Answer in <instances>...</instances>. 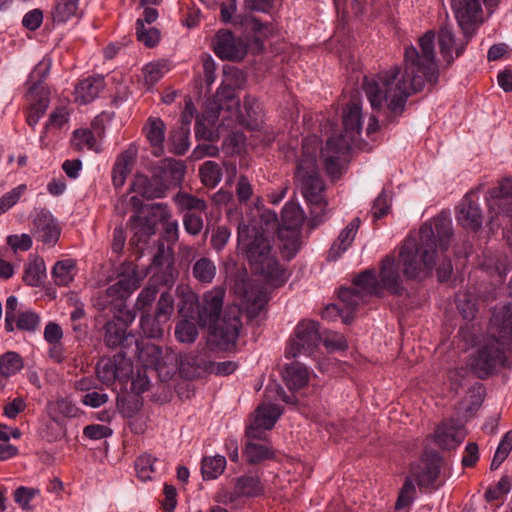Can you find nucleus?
<instances>
[{
	"label": "nucleus",
	"mask_w": 512,
	"mask_h": 512,
	"mask_svg": "<svg viewBox=\"0 0 512 512\" xmlns=\"http://www.w3.org/2000/svg\"><path fill=\"white\" fill-rule=\"evenodd\" d=\"M174 311V298L170 292H163L157 303L155 315L167 322Z\"/></svg>",
	"instance_id": "nucleus-54"
},
{
	"label": "nucleus",
	"mask_w": 512,
	"mask_h": 512,
	"mask_svg": "<svg viewBox=\"0 0 512 512\" xmlns=\"http://www.w3.org/2000/svg\"><path fill=\"white\" fill-rule=\"evenodd\" d=\"M356 288L343 287L339 291V299L342 303L341 308L333 305V309H337L340 317L345 324H349L353 320V313L358 307L365 304L366 296H380L381 284L378 281L373 270H365L353 279Z\"/></svg>",
	"instance_id": "nucleus-8"
},
{
	"label": "nucleus",
	"mask_w": 512,
	"mask_h": 512,
	"mask_svg": "<svg viewBox=\"0 0 512 512\" xmlns=\"http://www.w3.org/2000/svg\"><path fill=\"white\" fill-rule=\"evenodd\" d=\"M104 88L102 76H90L82 80L75 89V100L80 104L92 102Z\"/></svg>",
	"instance_id": "nucleus-32"
},
{
	"label": "nucleus",
	"mask_w": 512,
	"mask_h": 512,
	"mask_svg": "<svg viewBox=\"0 0 512 512\" xmlns=\"http://www.w3.org/2000/svg\"><path fill=\"white\" fill-rule=\"evenodd\" d=\"M71 145L77 151L85 148L96 153L102 151L101 144L90 129H76L71 138Z\"/></svg>",
	"instance_id": "nucleus-40"
},
{
	"label": "nucleus",
	"mask_w": 512,
	"mask_h": 512,
	"mask_svg": "<svg viewBox=\"0 0 512 512\" xmlns=\"http://www.w3.org/2000/svg\"><path fill=\"white\" fill-rule=\"evenodd\" d=\"M135 161V151L128 149L118 155L112 170V181L116 188H121L131 172Z\"/></svg>",
	"instance_id": "nucleus-34"
},
{
	"label": "nucleus",
	"mask_w": 512,
	"mask_h": 512,
	"mask_svg": "<svg viewBox=\"0 0 512 512\" xmlns=\"http://www.w3.org/2000/svg\"><path fill=\"white\" fill-rule=\"evenodd\" d=\"M214 52L219 58L224 60L242 59L245 55L242 43L237 41L228 30H222L216 34Z\"/></svg>",
	"instance_id": "nucleus-24"
},
{
	"label": "nucleus",
	"mask_w": 512,
	"mask_h": 512,
	"mask_svg": "<svg viewBox=\"0 0 512 512\" xmlns=\"http://www.w3.org/2000/svg\"><path fill=\"white\" fill-rule=\"evenodd\" d=\"M507 361L506 352L501 348L500 343L490 340L480 346L470 356L469 367L471 372L480 379H486L492 375L498 367L505 366Z\"/></svg>",
	"instance_id": "nucleus-9"
},
{
	"label": "nucleus",
	"mask_w": 512,
	"mask_h": 512,
	"mask_svg": "<svg viewBox=\"0 0 512 512\" xmlns=\"http://www.w3.org/2000/svg\"><path fill=\"white\" fill-rule=\"evenodd\" d=\"M79 0H57L52 13L53 21L64 23L71 17L78 15Z\"/></svg>",
	"instance_id": "nucleus-47"
},
{
	"label": "nucleus",
	"mask_w": 512,
	"mask_h": 512,
	"mask_svg": "<svg viewBox=\"0 0 512 512\" xmlns=\"http://www.w3.org/2000/svg\"><path fill=\"white\" fill-rule=\"evenodd\" d=\"M321 341L319 324L312 320H303L297 325L295 337L286 348V357L295 358L299 354L312 355Z\"/></svg>",
	"instance_id": "nucleus-11"
},
{
	"label": "nucleus",
	"mask_w": 512,
	"mask_h": 512,
	"mask_svg": "<svg viewBox=\"0 0 512 512\" xmlns=\"http://www.w3.org/2000/svg\"><path fill=\"white\" fill-rule=\"evenodd\" d=\"M150 268L155 270V276L165 285H171L175 280V269L173 266V258L167 255L164 248H159L153 256Z\"/></svg>",
	"instance_id": "nucleus-31"
},
{
	"label": "nucleus",
	"mask_w": 512,
	"mask_h": 512,
	"mask_svg": "<svg viewBox=\"0 0 512 512\" xmlns=\"http://www.w3.org/2000/svg\"><path fill=\"white\" fill-rule=\"evenodd\" d=\"M246 257L251 270L262 275L274 287L282 286L288 279L286 270L271 254L270 241L256 233L246 246Z\"/></svg>",
	"instance_id": "nucleus-7"
},
{
	"label": "nucleus",
	"mask_w": 512,
	"mask_h": 512,
	"mask_svg": "<svg viewBox=\"0 0 512 512\" xmlns=\"http://www.w3.org/2000/svg\"><path fill=\"white\" fill-rule=\"evenodd\" d=\"M26 189L25 185H19L0 198V215L13 207Z\"/></svg>",
	"instance_id": "nucleus-61"
},
{
	"label": "nucleus",
	"mask_w": 512,
	"mask_h": 512,
	"mask_svg": "<svg viewBox=\"0 0 512 512\" xmlns=\"http://www.w3.org/2000/svg\"><path fill=\"white\" fill-rule=\"evenodd\" d=\"M184 174V164L168 158L152 169L151 177L136 174L131 189L146 199L163 198L170 187L181 183Z\"/></svg>",
	"instance_id": "nucleus-6"
},
{
	"label": "nucleus",
	"mask_w": 512,
	"mask_h": 512,
	"mask_svg": "<svg viewBox=\"0 0 512 512\" xmlns=\"http://www.w3.org/2000/svg\"><path fill=\"white\" fill-rule=\"evenodd\" d=\"M226 468V458L222 455L205 457L201 463V472L204 480L218 478Z\"/></svg>",
	"instance_id": "nucleus-42"
},
{
	"label": "nucleus",
	"mask_w": 512,
	"mask_h": 512,
	"mask_svg": "<svg viewBox=\"0 0 512 512\" xmlns=\"http://www.w3.org/2000/svg\"><path fill=\"white\" fill-rule=\"evenodd\" d=\"M141 281L142 277L134 269L122 273L115 283L107 287L106 294L112 300L125 299L140 286Z\"/></svg>",
	"instance_id": "nucleus-26"
},
{
	"label": "nucleus",
	"mask_w": 512,
	"mask_h": 512,
	"mask_svg": "<svg viewBox=\"0 0 512 512\" xmlns=\"http://www.w3.org/2000/svg\"><path fill=\"white\" fill-rule=\"evenodd\" d=\"M128 357L137 358L146 368L159 370L162 366V349L155 344L141 346L137 340Z\"/></svg>",
	"instance_id": "nucleus-28"
},
{
	"label": "nucleus",
	"mask_w": 512,
	"mask_h": 512,
	"mask_svg": "<svg viewBox=\"0 0 512 512\" xmlns=\"http://www.w3.org/2000/svg\"><path fill=\"white\" fill-rule=\"evenodd\" d=\"M223 308V294L209 292L204 295L202 304L198 308V324L209 326L214 343L222 350H228L236 344L242 322L241 311L238 307L227 308L222 320L217 324Z\"/></svg>",
	"instance_id": "nucleus-3"
},
{
	"label": "nucleus",
	"mask_w": 512,
	"mask_h": 512,
	"mask_svg": "<svg viewBox=\"0 0 512 512\" xmlns=\"http://www.w3.org/2000/svg\"><path fill=\"white\" fill-rule=\"evenodd\" d=\"M457 220L463 228L471 231H477L483 223L482 211L477 203L469 196L463 200L457 214Z\"/></svg>",
	"instance_id": "nucleus-29"
},
{
	"label": "nucleus",
	"mask_w": 512,
	"mask_h": 512,
	"mask_svg": "<svg viewBox=\"0 0 512 512\" xmlns=\"http://www.w3.org/2000/svg\"><path fill=\"white\" fill-rule=\"evenodd\" d=\"M261 439H249L247 438L244 456L250 464H257L264 460L271 459L274 456L271 448L263 443H259ZM263 440H266L264 437Z\"/></svg>",
	"instance_id": "nucleus-38"
},
{
	"label": "nucleus",
	"mask_w": 512,
	"mask_h": 512,
	"mask_svg": "<svg viewBox=\"0 0 512 512\" xmlns=\"http://www.w3.org/2000/svg\"><path fill=\"white\" fill-rule=\"evenodd\" d=\"M234 90L230 85H222L217 90L216 101L210 102L208 107L211 108V114L208 117L210 123H215L219 117L220 110L222 109V99H233Z\"/></svg>",
	"instance_id": "nucleus-50"
},
{
	"label": "nucleus",
	"mask_w": 512,
	"mask_h": 512,
	"mask_svg": "<svg viewBox=\"0 0 512 512\" xmlns=\"http://www.w3.org/2000/svg\"><path fill=\"white\" fill-rule=\"evenodd\" d=\"M128 354V351H123L113 357H102L95 369L98 379L105 385H111L117 379L127 380L133 372V364Z\"/></svg>",
	"instance_id": "nucleus-13"
},
{
	"label": "nucleus",
	"mask_w": 512,
	"mask_h": 512,
	"mask_svg": "<svg viewBox=\"0 0 512 512\" xmlns=\"http://www.w3.org/2000/svg\"><path fill=\"white\" fill-rule=\"evenodd\" d=\"M500 0H450L458 25L469 42L474 32V26L483 21L482 2L488 10L498 5Z\"/></svg>",
	"instance_id": "nucleus-10"
},
{
	"label": "nucleus",
	"mask_w": 512,
	"mask_h": 512,
	"mask_svg": "<svg viewBox=\"0 0 512 512\" xmlns=\"http://www.w3.org/2000/svg\"><path fill=\"white\" fill-rule=\"evenodd\" d=\"M76 263L73 259H65L55 263L52 269L54 282L59 286H66L73 280V270Z\"/></svg>",
	"instance_id": "nucleus-45"
},
{
	"label": "nucleus",
	"mask_w": 512,
	"mask_h": 512,
	"mask_svg": "<svg viewBox=\"0 0 512 512\" xmlns=\"http://www.w3.org/2000/svg\"><path fill=\"white\" fill-rule=\"evenodd\" d=\"M453 238L451 219L441 213L432 223L419 229V240L406 238L400 246L398 262L407 279H418L430 274L435 266L437 248L447 251Z\"/></svg>",
	"instance_id": "nucleus-2"
},
{
	"label": "nucleus",
	"mask_w": 512,
	"mask_h": 512,
	"mask_svg": "<svg viewBox=\"0 0 512 512\" xmlns=\"http://www.w3.org/2000/svg\"><path fill=\"white\" fill-rule=\"evenodd\" d=\"M442 458L436 452H425L411 465L410 473L420 488H438L435 485L441 471Z\"/></svg>",
	"instance_id": "nucleus-14"
},
{
	"label": "nucleus",
	"mask_w": 512,
	"mask_h": 512,
	"mask_svg": "<svg viewBox=\"0 0 512 512\" xmlns=\"http://www.w3.org/2000/svg\"><path fill=\"white\" fill-rule=\"evenodd\" d=\"M158 294V287L156 284H148L145 286L141 292L139 293L136 300V308L139 310H145L150 307V305L155 300Z\"/></svg>",
	"instance_id": "nucleus-59"
},
{
	"label": "nucleus",
	"mask_w": 512,
	"mask_h": 512,
	"mask_svg": "<svg viewBox=\"0 0 512 512\" xmlns=\"http://www.w3.org/2000/svg\"><path fill=\"white\" fill-rule=\"evenodd\" d=\"M264 487L258 476L243 475L234 481L232 490L221 488L214 496V501L222 505H232L241 498H254L262 495Z\"/></svg>",
	"instance_id": "nucleus-12"
},
{
	"label": "nucleus",
	"mask_w": 512,
	"mask_h": 512,
	"mask_svg": "<svg viewBox=\"0 0 512 512\" xmlns=\"http://www.w3.org/2000/svg\"><path fill=\"white\" fill-rule=\"evenodd\" d=\"M344 134L331 137L321 150L325 169L330 177L340 175L339 161L345 159L352 144H355L362 130V107L358 103H350L343 111Z\"/></svg>",
	"instance_id": "nucleus-4"
},
{
	"label": "nucleus",
	"mask_w": 512,
	"mask_h": 512,
	"mask_svg": "<svg viewBox=\"0 0 512 512\" xmlns=\"http://www.w3.org/2000/svg\"><path fill=\"white\" fill-rule=\"evenodd\" d=\"M173 200L181 212L203 213L207 210V203L204 199L198 198L187 192H178Z\"/></svg>",
	"instance_id": "nucleus-41"
},
{
	"label": "nucleus",
	"mask_w": 512,
	"mask_h": 512,
	"mask_svg": "<svg viewBox=\"0 0 512 512\" xmlns=\"http://www.w3.org/2000/svg\"><path fill=\"white\" fill-rule=\"evenodd\" d=\"M418 46L405 48L403 67L394 66L379 72L375 78H364L362 87L374 111H387L388 117L399 116L411 95L422 91L426 84L437 83L435 32L429 30L422 35Z\"/></svg>",
	"instance_id": "nucleus-1"
},
{
	"label": "nucleus",
	"mask_w": 512,
	"mask_h": 512,
	"mask_svg": "<svg viewBox=\"0 0 512 512\" xmlns=\"http://www.w3.org/2000/svg\"><path fill=\"white\" fill-rule=\"evenodd\" d=\"M162 319L156 315H143L140 320V327L144 335L148 338H160L163 335Z\"/></svg>",
	"instance_id": "nucleus-49"
},
{
	"label": "nucleus",
	"mask_w": 512,
	"mask_h": 512,
	"mask_svg": "<svg viewBox=\"0 0 512 512\" xmlns=\"http://www.w3.org/2000/svg\"><path fill=\"white\" fill-rule=\"evenodd\" d=\"M438 44L443 59L450 65L455 58L463 54L465 46L468 43H466L465 36L464 41L458 43L452 31V27L450 25H444L438 32Z\"/></svg>",
	"instance_id": "nucleus-25"
},
{
	"label": "nucleus",
	"mask_w": 512,
	"mask_h": 512,
	"mask_svg": "<svg viewBox=\"0 0 512 512\" xmlns=\"http://www.w3.org/2000/svg\"><path fill=\"white\" fill-rule=\"evenodd\" d=\"M268 299L264 292L258 291L256 294L251 293L247 299V313L250 318L258 316L265 307Z\"/></svg>",
	"instance_id": "nucleus-58"
},
{
	"label": "nucleus",
	"mask_w": 512,
	"mask_h": 512,
	"mask_svg": "<svg viewBox=\"0 0 512 512\" xmlns=\"http://www.w3.org/2000/svg\"><path fill=\"white\" fill-rule=\"evenodd\" d=\"M183 225L188 234L196 236L202 231L204 221L200 213L186 212L183 215Z\"/></svg>",
	"instance_id": "nucleus-56"
},
{
	"label": "nucleus",
	"mask_w": 512,
	"mask_h": 512,
	"mask_svg": "<svg viewBox=\"0 0 512 512\" xmlns=\"http://www.w3.org/2000/svg\"><path fill=\"white\" fill-rule=\"evenodd\" d=\"M486 201L491 214L512 218V178H503L498 186L489 189Z\"/></svg>",
	"instance_id": "nucleus-17"
},
{
	"label": "nucleus",
	"mask_w": 512,
	"mask_h": 512,
	"mask_svg": "<svg viewBox=\"0 0 512 512\" xmlns=\"http://www.w3.org/2000/svg\"><path fill=\"white\" fill-rule=\"evenodd\" d=\"M416 487L412 477H406L402 488L400 489L398 499L395 504L397 510H401L411 505L415 499Z\"/></svg>",
	"instance_id": "nucleus-51"
},
{
	"label": "nucleus",
	"mask_w": 512,
	"mask_h": 512,
	"mask_svg": "<svg viewBox=\"0 0 512 512\" xmlns=\"http://www.w3.org/2000/svg\"><path fill=\"white\" fill-rule=\"evenodd\" d=\"M49 415L51 419L58 422L61 418L76 417L78 414V408L72 403V401L61 398L48 404Z\"/></svg>",
	"instance_id": "nucleus-43"
},
{
	"label": "nucleus",
	"mask_w": 512,
	"mask_h": 512,
	"mask_svg": "<svg viewBox=\"0 0 512 512\" xmlns=\"http://www.w3.org/2000/svg\"><path fill=\"white\" fill-rule=\"evenodd\" d=\"M278 238L281 242V255L284 259H292L301 246L300 231L278 229Z\"/></svg>",
	"instance_id": "nucleus-37"
},
{
	"label": "nucleus",
	"mask_w": 512,
	"mask_h": 512,
	"mask_svg": "<svg viewBox=\"0 0 512 512\" xmlns=\"http://www.w3.org/2000/svg\"><path fill=\"white\" fill-rule=\"evenodd\" d=\"M153 458L150 455H142L135 461V470L138 478L141 481H147L152 479L154 472Z\"/></svg>",
	"instance_id": "nucleus-57"
},
{
	"label": "nucleus",
	"mask_w": 512,
	"mask_h": 512,
	"mask_svg": "<svg viewBox=\"0 0 512 512\" xmlns=\"http://www.w3.org/2000/svg\"><path fill=\"white\" fill-rule=\"evenodd\" d=\"M130 230L133 233L130 244L142 251L149 238L155 234V225L147 218L133 215L130 220Z\"/></svg>",
	"instance_id": "nucleus-27"
},
{
	"label": "nucleus",
	"mask_w": 512,
	"mask_h": 512,
	"mask_svg": "<svg viewBox=\"0 0 512 512\" xmlns=\"http://www.w3.org/2000/svg\"><path fill=\"white\" fill-rule=\"evenodd\" d=\"M137 40L147 47H154L160 40V32L154 27H146L142 19L136 21Z\"/></svg>",
	"instance_id": "nucleus-48"
},
{
	"label": "nucleus",
	"mask_w": 512,
	"mask_h": 512,
	"mask_svg": "<svg viewBox=\"0 0 512 512\" xmlns=\"http://www.w3.org/2000/svg\"><path fill=\"white\" fill-rule=\"evenodd\" d=\"M511 489V481L508 476H503L496 486L490 487L485 492V499L488 502L499 499L502 495L509 493Z\"/></svg>",
	"instance_id": "nucleus-60"
},
{
	"label": "nucleus",
	"mask_w": 512,
	"mask_h": 512,
	"mask_svg": "<svg viewBox=\"0 0 512 512\" xmlns=\"http://www.w3.org/2000/svg\"><path fill=\"white\" fill-rule=\"evenodd\" d=\"M27 99L30 103V110L27 115V123L31 127H35L40 118L45 114L49 99L47 92L42 86V81L38 80L33 83L27 92Z\"/></svg>",
	"instance_id": "nucleus-22"
},
{
	"label": "nucleus",
	"mask_w": 512,
	"mask_h": 512,
	"mask_svg": "<svg viewBox=\"0 0 512 512\" xmlns=\"http://www.w3.org/2000/svg\"><path fill=\"white\" fill-rule=\"evenodd\" d=\"M490 330L493 340L498 343H512V304L508 303L494 310L490 319Z\"/></svg>",
	"instance_id": "nucleus-19"
},
{
	"label": "nucleus",
	"mask_w": 512,
	"mask_h": 512,
	"mask_svg": "<svg viewBox=\"0 0 512 512\" xmlns=\"http://www.w3.org/2000/svg\"><path fill=\"white\" fill-rule=\"evenodd\" d=\"M212 370L213 362L203 351L193 350L180 355L179 372L185 378H198L205 373H212Z\"/></svg>",
	"instance_id": "nucleus-18"
},
{
	"label": "nucleus",
	"mask_w": 512,
	"mask_h": 512,
	"mask_svg": "<svg viewBox=\"0 0 512 512\" xmlns=\"http://www.w3.org/2000/svg\"><path fill=\"white\" fill-rule=\"evenodd\" d=\"M40 323L38 314L32 311H25L16 318V327L22 331L34 332Z\"/></svg>",
	"instance_id": "nucleus-55"
},
{
	"label": "nucleus",
	"mask_w": 512,
	"mask_h": 512,
	"mask_svg": "<svg viewBox=\"0 0 512 512\" xmlns=\"http://www.w3.org/2000/svg\"><path fill=\"white\" fill-rule=\"evenodd\" d=\"M295 180L300 187L301 193L308 203L311 204V227H315L324 221L327 202L324 198L325 185L319 175L316 155L304 152L299 159L295 171Z\"/></svg>",
	"instance_id": "nucleus-5"
},
{
	"label": "nucleus",
	"mask_w": 512,
	"mask_h": 512,
	"mask_svg": "<svg viewBox=\"0 0 512 512\" xmlns=\"http://www.w3.org/2000/svg\"><path fill=\"white\" fill-rule=\"evenodd\" d=\"M281 414L282 410L276 404H260L255 410L250 425L246 428V438L264 439L266 431L274 427Z\"/></svg>",
	"instance_id": "nucleus-15"
},
{
	"label": "nucleus",
	"mask_w": 512,
	"mask_h": 512,
	"mask_svg": "<svg viewBox=\"0 0 512 512\" xmlns=\"http://www.w3.org/2000/svg\"><path fill=\"white\" fill-rule=\"evenodd\" d=\"M166 126L164 121L159 117H149L143 127L144 134L153 147L152 154L160 157L164 154V138Z\"/></svg>",
	"instance_id": "nucleus-30"
},
{
	"label": "nucleus",
	"mask_w": 512,
	"mask_h": 512,
	"mask_svg": "<svg viewBox=\"0 0 512 512\" xmlns=\"http://www.w3.org/2000/svg\"><path fill=\"white\" fill-rule=\"evenodd\" d=\"M217 266L215 262L205 256L197 259L192 267L193 277L201 284H211L216 276Z\"/></svg>",
	"instance_id": "nucleus-39"
},
{
	"label": "nucleus",
	"mask_w": 512,
	"mask_h": 512,
	"mask_svg": "<svg viewBox=\"0 0 512 512\" xmlns=\"http://www.w3.org/2000/svg\"><path fill=\"white\" fill-rule=\"evenodd\" d=\"M39 491L24 486L18 487L14 492V500L23 510H31L30 501Z\"/></svg>",
	"instance_id": "nucleus-63"
},
{
	"label": "nucleus",
	"mask_w": 512,
	"mask_h": 512,
	"mask_svg": "<svg viewBox=\"0 0 512 512\" xmlns=\"http://www.w3.org/2000/svg\"><path fill=\"white\" fill-rule=\"evenodd\" d=\"M282 376L290 390L302 389L309 382V371L300 362H292L285 365Z\"/></svg>",
	"instance_id": "nucleus-33"
},
{
	"label": "nucleus",
	"mask_w": 512,
	"mask_h": 512,
	"mask_svg": "<svg viewBox=\"0 0 512 512\" xmlns=\"http://www.w3.org/2000/svg\"><path fill=\"white\" fill-rule=\"evenodd\" d=\"M175 336L180 342L193 343L197 339L198 329L194 323L181 320L176 325Z\"/></svg>",
	"instance_id": "nucleus-53"
},
{
	"label": "nucleus",
	"mask_w": 512,
	"mask_h": 512,
	"mask_svg": "<svg viewBox=\"0 0 512 512\" xmlns=\"http://www.w3.org/2000/svg\"><path fill=\"white\" fill-rule=\"evenodd\" d=\"M190 129L180 127L179 130L171 132V152L176 155H184L189 148Z\"/></svg>",
	"instance_id": "nucleus-52"
},
{
	"label": "nucleus",
	"mask_w": 512,
	"mask_h": 512,
	"mask_svg": "<svg viewBox=\"0 0 512 512\" xmlns=\"http://www.w3.org/2000/svg\"><path fill=\"white\" fill-rule=\"evenodd\" d=\"M401 265L393 256H386L382 260L380 270V283L383 288L395 295H402L404 287L402 278L399 272Z\"/></svg>",
	"instance_id": "nucleus-23"
},
{
	"label": "nucleus",
	"mask_w": 512,
	"mask_h": 512,
	"mask_svg": "<svg viewBox=\"0 0 512 512\" xmlns=\"http://www.w3.org/2000/svg\"><path fill=\"white\" fill-rule=\"evenodd\" d=\"M231 236L230 230L225 226L217 227L211 235V246L216 251H221Z\"/></svg>",
	"instance_id": "nucleus-64"
},
{
	"label": "nucleus",
	"mask_w": 512,
	"mask_h": 512,
	"mask_svg": "<svg viewBox=\"0 0 512 512\" xmlns=\"http://www.w3.org/2000/svg\"><path fill=\"white\" fill-rule=\"evenodd\" d=\"M304 220L305 214L301 207L294 202H288L282 209L279 229L300 231Z\"/></svg>",
	"instance_id": "nucleus-35"
},
{
	"label": "nucleus",
	"mask_w": 512,
	"mask_h": 512,
	"mask_svg": "<svg viewBox=\"0 0 512 512\" xmlns=\"http://www.w3.org/2000/svg\"><path fill=\"white\" fill-rule=\"evenodd\" d=\"M126 323L120 320H114L107 322L105 325V345L110 348L120 347V352L132 350L135 345L137 338L132 334L126 333Z\"/></svg>",
	"instance_id": "nucleus-20"
},
{
	"label": "nucleus",
	"mask_w": 512,
	"mask_h": 512,
	"mask_svg": "<svg viewBox=\"0 0 512 512\" xmlns=\"http://www.w3.org/2000/svg\"><path fill=\"white\" fill-rule=\"evenodd\" d=\"M32 224V233L38 241L49 247L57 243L61 230L50 211L35 209Z\"/></svg>",
	"instance_id": "nucleus-16"
},
{
	"label": "nucleus",
	"mask_w": 512,
	"mask_h": 512,
	"mask_svg": "<svg viewBox=\"0 0 512 512\" xmlns=\"http://www.w3.org/2000/svg\"><path fill=\"white\" fill-rule=\"evenodd\" d=\"M199 175L206 187L214 188L222 179V169L217 162L206 161L200 166Z\"/></svg>",
	"instance_id": "nucleus-46"
},
{
	"label": "nucleus",
	"mask_w": 512,
	"mask_h": 512,
	"mask_svg": "<svg viewBox=\"0 0 512 512\" xmlns=\"http://www.w3.org/2000/svg\"><path fill=\"white\" fill-rule=\"evenodd\" d=\"M23 367V358L17 352L8 351L0 356V374L5 378L15 375Z\"/></svg>",
	"instance_id": "nucleus-44"
},
{
	"label": "nucleus",
	"mask_w": 512,
	"mask_h": 512,
	"mask_svg": "<svg viewBox=\"0 0 512 512\" xmlns=\"http://www.w3.org/2000/svg\"><path fill=\"white\" fill-rule=\"evenodd\" d=\"M46 278L45 262L40 257H34L25 265L23 281L31 287H39Z\"/></svg>",
	"instance_id": "nucleus-36"
},
{
	"label": "nucleus",
	"mask_w": 512,
	"mask_h": 512,
	"mask_svg": "<svg viewBox=\"0 0 512 512\" xmlns=\"http://www.w3.org/2000/svg\"><path fill=\"white\" fill-rule=\"evenodd\" d=\"M390 210V197L385 191H382L374 200L372 205V215L374 219H380L388 214Z\"/></svg>",
	"instance_id": "nucleus-62"
},
{
	"label": "nucleus",
	"mask_w": 512,
	"mask_h": 512,
	"mask_svg": "<svg viewBox=\"0 0 512 512\" xmlns=\"http://www.w3.org/2000/svg\"><path fill=\"white\" fill-rule=\"evenodd\" d=\"M466 436L463 425L455 419H449L439 425L435 431V441L443 449H455Z\"/></svg>",
	"instance_id": "nucleus-21"
}]
</instances>
